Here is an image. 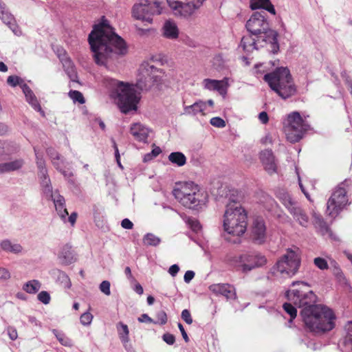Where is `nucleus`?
<instances>
[{
	"label": "nucleus",
	"mask_w": 352,
	"mask_h": 352,
	"mask_svg": "<svg viewBox=\"0 0 352 352\" xmlns=\"http://www.w3.org/2000/svg\"><path fill=\"white\" fill-rule=\"evenodd\" d=\"M291 289L286 292V297L293 304L302 308L300 315L305 325L311 331L320 333L332 330L336 319L333 311L323 305L316 304L317 296L305 282L295 281Z\"/></svg>",
	"instance_id": "f257e3e1"
},
{
	"label": "nucleus",
	"mask_w": 352,
	"mask_h": 352,
	"mask_svg": "<svg viewBox=\"0 0 352 352\" xmlns=\"http://www.w3.org/2000/svg\"><path fill=\"white\" fill-rule=\"evenodd\" d=\"M88 41L94 61L98 65L105 66L119 55L127 52L126 43L115 33L107 21L95 25L89 35Z\"/></svg>",
	"instance_id": "f03ea898"
},
{
	"label": "nucleus",
	"mask_w": 352,
	"mask_h": 352,
	"mask_svg": "<svg viewBox=\"0 0 352 352\" xmlns=\"http://www.w3.org/2000/svg\"><path fill=\"white\" fill-rule=\"evenodd\" d=\"M248 31L255 36L261 38V42H267L270 45L269 51L273 54L279 50L278 43V32L270 29L264 11L254 12L246 22Z\"/></svg>",
	"instance_id": "7ed1b4c3"
},
{
	"label": "nucleus",
	"mask_w": 352,
	"mask_h": 352,
	"mask_svg": "<svg viewBox=\"0 0 352 352\" xmlns=\"http://www.w3.org/2000/svg\"><path fill=\"white\" fill-rule=\"evenodd\" d=\"M263 79L280 98L287 100L295 96L297 87L287 67H280L265 74Z\"/></svg>",
	"instance_id": "20e7f679"
},
{
	"label": "nucleus",
	"mask_w": 352,
	"mask_h": 352,
	"mask_svg": "<svg viewBox=\"0 0 352 352\" xmlns=\"http://www.w3.org/2000/svg\"><path fill=\"white\" fill-rule=\"evenodd\" d=\"M173 194L182 206L190 209L197 210L207 202L206 195L191 181L176 183Z\"/></svg>",
	"instance_id": "39448f33"
},
{
	"label": "nucleus",
	"mask_w": 352,
	"mask_h": 352,
	"mask_svg": "<svg viewBox=\"0 0 352 352\" xmlns=\"http://www.w3.org/2000/svg\"><path fill=\"white\" fill-rule=\"evenodd\" d=\"M111 85L116 87L111 94L115 99L121 112L127 113L131 111H136L139 97L133 85L124 84L116 80H111Z\"/></svg>",
	"instance_id": "423d86ee"
},
{
	"label": "nucleus",
	"mask_w": 352,
	"mask_h": 352,
	"mask_svg": "<svg viewBox=\"0 0 352 352\" xmlns=\"http://www.w3.org/2000/svg\"><path fill=\"white\" fill-rule=\"evenodd\" d=\"M223 228L228 234L241 236L247 228V214L241 206H229L223 216Z\"/></svg>",
	"instance_id": "0eeeda50"
},
{
	"label": "nucleus",
	"mask_w": 352,
	"mask_h": 352,
	"mask_svg": "<svg viewBox=\"0 0 352 352\" xmlns=\"http://www.w3.org/2000/svg\"><path fill=\"white\" fill-rule=\"evenodd\" d=\"M228 263L236 271L248 273L252 270L264 266L267 263V258L258 252H245L230 257L228 259Z\"/></svg>",
	"instance_id": "6e6552de"
},
{
	"label": "nucleus",
	"mask_w": 352,
	"mask_h": 352,
	"mask_svg": "<svg viewBox=\"0 0 352 352\" xmlns=\"http://www.w3.org/2000/svg\"><path fill=\"white\" fill-rule=\"evenodd\" d=\"M300 259L293 250L287 249L286 253L276 262L273 267L274 274H280L283 277L290 278L298 271Z\"/></svg>",
	"instance_id": "1a4fd4ad"
},
{
	"label": "nucleus",
	"mask_w": 352,
	"mask_h": 352,
	"mask_svg": "<svg viewBox=\"0 0 352 352\" xmlns=\"http://www.w3.org/2000/svg\"><path fill=\"white\" fill-rule=\"evenodd\" d=\"M309 127V124L304 121L300 113L294 111L288 115L284 131L287 140L295 143L302 138Z\"/></svg>",
	"instance_id": "9d476101"
},
{
	"label": "nucleus",
	"mask_w": 352,
	"mask_h": 352,
	"mask_svg": "<svg viewBox=\"0 0 352 352\" xmlns=\"http://www.w3.org/2000/svg\"><path fill=\"white\" fill-rule=\"evenodd\" d=\"M351 184L350 179H345L338 185L333 192L327 202V211L329 216L334 217L337 216L341 210L346 205L348 197L346 196V187Z\"/></svg>",
	"instance_id": "9b49d317"
},
{
	"label": "nucleus",
	"mask_w": 352,
	"mask_h": 352,
	"mask_svg": "<svg viewBox=\"0 0 352 352\" xmlns=\"http://www.w3.org/2000/svg\"><path fill=\"white\" fill-rule=\"evenodd\" d=\"M154 65L144 62L140 67L136 86L141 90H147L154 85Z\"/></svg>",
	"instance_id": "f8f14e48"
},
{
	"label": "nucleus",
	"mask_w": 352,
	"mask_h": 352,
	"mask_svg": "<svg viewBox=\"0 0 352 352\" xmlns=\"http://www.w3.org/2000/svg\"><path fill=\"white\" fill-rule=\"evenodd\" d=\"M166 1L175 16L186 19H188L191 17L195 10L200 7L197 3H184L179 1L175 0H166Z\"/></svg>",
	"instance_id": "ddd939ff"
},
{
	"label": "nucleus",
	"mask_w": 352,
	"mask_h": 352,
	"mask_svg": "<svg viewBox=\"0 0 352 352\" xmlns=\"http://www.w3.org/2000/svg\"><path fill=\"white\" fill-rule=\"evenodd\" d=\"M153 15V6L148 0H142L140 3L133 6V16L137 19L152 23Z\"/></svg>",
	"instance_id": "4468645a"
},
{
	"label": "nucleus",
	"mask_w": 352,
	"mask_h": 352,
	"mask_svg": "<svg viewBox=\"0 0 352 352\" xmlns=\"http://www.w3.org/2000/svg\"><path fill=\"white\" fill-rule=\"evenodd\" d=\"M251 237L253 241L257 244H263L266 241V226L262 218L257 217L254 219L251 230Z\"/></svg>",
	"instance_id": "2eb2a0df"
},
{
	"label": "nucleus",
	"mask_w": 352,
	"mask_h": 352,
	"mask_svg": "<svg viewBox=\"0 0 352 352\" xmlns=\"http://www.w3.org/2000/svg\"><path fill=\"white\" fill-rule=\"evenodd\" d=\"M209 289L217 296H223L227 300L236 299V292L235 287L228 283H217L209 286Z\"/></svg>",
	"instance_id": "dca6fc26"
},
{
	"label": "nucleus",
	"mask_w": 352,
	"mask_h": 352,
	"mask_svg": "<svg viewBox=\"0 0 352 352\" xmlns=\"http://www.w3.org/2000/svg\"><path fill=\"white\" fill-rule=\"evenodd\" d=\"M0 18L1 21L16 36H21L22 32L16 23L14 16L6 9V4L0 0Z\"/></svg>",
	"instance_id": "f3484780"
},
{
	"label": "nucleus",
	"mask_w": 352,
	"mask_h": 352,
	"mask_svg": "<svg viewBox=\"0 0 352 352\" xmlns=\"http://www.w3.org/2000/svg\"><path fill=\"white\" fill-rule=\"evenodd\" d=\"M253 35H246L243 36L241 41L240 47L243 48L245 52H252L254 50L259 47H263L268 45L267 42H261V38L258 36L252 37Z\"/></svg>",
	"instance_id": "a211bd4d"
},
{
	"label": "nucleus",
	"mask_w": 352,
	"mask_h": 352,
	"mask_svg": "<svg viewBox=\"0 0 352 352\" xmlns=\"http://www.w3.org/2000/svg\"><path fill=\"white\" fill-rule=\"evenodd\" d=\"M259 158L264 166V169L269 174H273L276 172L277 166L275 162V157L272 150L265 149L262 151L260 153Z\"/></svg>",
	"instance_id": "6ab92c4d"
},
{
	"label": "nucleus",
	"mask_w": 352,
	"mask_h": 352,
	"mask_svg": "<svg viewBox=\"0 0 352 352\" xmlns=\"http://www.w3.org/2000/svg\"><path fill=\"white\" fill-rule=\"evenodd\" d=\"M203 87L209 91H217L223 96L227 93L228 83L226 79L222 80L205 78L202 81Z\"/></svg>",
	"instance_id": "aec40b11"
},
{
	"label": "nucleus",
	"mask_w": 352,
	"mask_h": 352,
	"mask_svg": "<svg viewBox=\"0 0 352 352\" xmlns=\"http://www.w3.org/2000/svg\"><path fill=\"white\" fill-rule=\"evenodd\" d=\"M289 212L292 215L293 218L301 226L307 228L309 223V219L305 211L297 203L290 210Z\"/></svg>",
	"instance_id": "412c9836"
},
{
	"label": "nucleus",
	"mask_w": 352,
	"mask_h": 352,
	"mask_svg": "<svg viewBox=\"0 0 352 352\" xmlns=\"http://www.w3.org/2000/svg\"><path fill=\"white\" fill-rule=\"evenodd\" d=\"M50 199L53 201L58 216L65 223L67 217L69 215V213L65 207V198L59 194H56Z\"/></svg>",
	"instance_id": "4be33fe9"
},
{
	"label": "nucleus",
	"mask_w": 352,
	"mask_h": 352,
	"mask_svg": "<svg viewBox=\"0 0 352 352\" xmlns=\"http://www.w3.org/2000/svg\"><path fill=\"white\" fill-rule=\"evenodd\" d=\"M23 94H25L27 102L33 107V109L41 113L42 116H44V111L42 110L41 107L35 96L32 89L28 85L23 83L21 85Z\"/></svg>",
	"instance_id": "5701e85b"
},
{
	"label": "nucleus",
	"mask_w": 352,
	"mask_h": 352,
	"mask_svg": "<svg viewBox=\"0 0 352 352\" xmlns=\"http://www.w3.org/2000/svg\"><path fill=\"white\" fill-rule=\"evenodd\" d=\"M163 36L168 39H177L179 36V29L177 24L171 20L164 22L162 27Z\"/></svg>",
	"instance_id": "b1692460"
},
{
	"label": "nucleus",
	"mask_w": 352,
	"mask_h": 352,
	"mask_svg": "<svg viewBox=\"0 0 352 352\" xmlns=\"http://www.w3.org/2000/svg\"><path fill=\"white\" fill-rule=\"evenodd\" d=\"M58 258L60 262L64 265H69L76 261L74 252L68 244L63 246L58 253Z\"/></svg>",
	"instance_id": "393cba45"
},
{
	"label": "nucleus",
	"mask_w": 352,
	"mask_h": 352,
	"mask_svg": "<svg viewBox=\"0 0 352 352\" xmlns=\"http://www.w3.org/2000/svg\"><path fill=\"white\" fill-rule=\"evenodd\" d=\"M130 132L136 140L146 142L148 129L140 123H134L131 126Z\"/></svg>",
	"instance_id": "a878e982"
},
{
	"label": "nucleus",
	"mask_w": 352,
	"mask_h": 352,
	"mask_svg": "<svg viewBox=\"0 0 352 352\" xmlns=\"http://www.w3.org/2000/svg\"><path fill=\"white\" fill-rule=\"evenodd\" d=\"M62 53L58 54V58L61 61L65 71L67 72L70 78L73 79L76 76L74 66L72 60L67 57L65 52L62 50Z\"/></svg>",
	"instance_id": "bb28decb"
},
{
	"label": "nucleus",
	"mask_w": 352,
	"mask_h": 352,
	"mask_svg": "<svg viewBox=\"0 0 352 352\" xmlns=\"http://www.w3.org/2000/svg\"><path fill=\"white\" fill-rule=\"evenodd\" d=\"M206 109V103L201 100L195 102L190 106H186L184 108V114L195 116L199 113L204 114Z\"/></svg>",
	"instance_id": "cd10ccee"
},
{
	"label": "nucleus",
	"mask_w": 352,
	"mask_h": 352,
	"mask_svg": "<svg viewBox=\"0 0 352 352\" xmlns=\"http://www.w3.org/2000/svg\"><path fill=\"white\" fill-rule=\"evenodd\" d=\"M250 7L252 10L264 9L272 14H276L274 6L270 0H250Z\"/></svg>",
	"instance_id": "c85d7f7f"
},
{
	"label": "nucleus",
	"mask_w": 352,
	"mask_h": 352,
	"mask_svg": "<svg viewBox=\"0 0 352 352\" xmlns=\"http://www.w3.org/2000/svg\"><path fill=\"white\" fill-rule=\"evenodd\" d=\"M329 268L333 274V275L335 276L336 280L341 285H346L347 284V280L343 274L340 265L338 264V263L334 261L331 260L330 261L329 264Z\"/></svg>",
	"instance_id": "c756f323"
},
{
	"label": "nucleus",
	"mask_w": 352,
	"mask_h": 352,
	"mask_svg": "<svg viewBox=\"0 0 352 352\" xmlns=\"http://www.w3.org/2000/svg\"><path fill=\"white\" fill-rule=\"evenodd\" d=\"M39 179L42 192L45 198L50 200V199L54 196L56 192H53L51 181L48 177V175H45V176H43L42 178Z\"/></svg>",
	"instance_id": "7c9ffc66"
},
{
	"label": "nucleus",
	"mask_w": 352,
	"mask_h": 352,
	"mask_svg": "<svg viewBox=\"0 0 352 352\" xmlns=\"http://www.w3.org/2000/svg\"><path fill=\"white\" fill-rule=\"evenodd\" d=\"M155 72L160 73L161 75H155V91H164L169 87V80L162 69L155 67Z\"/></svg>",
	"instance_id": "2f4dec72"
},
{
	"label": "nucleus",
	"mask_w": 352,
	"mask_h": 352,
	"mask_svg": "<svg viewBox=\"0 0 352 352\" xmlns=\"http://www.w3.org/2000/svg\"><path fill=\"white\" fill-rule=\"evenodd\" d=\"M313 219L314 226L320 234L325 235L329 233V228L320 214L314 213Z\"/></svg>",
	"instance_id": "473e14b6"
},
{
	"label": "nucleus",
	"mask_w": 352,
	"mask_h": 352,
	"mask_svg": "<svg viewBox=\"0 0 352 352\" xmlns=\"http://www.w3.org/2000/svg\"><path fill=\"white\" fill-rule=\"evenodd\" d=\"M1 248L7 252L19 254L21 252L23 248L19 243H12L10 240L5 239L0 242Z\"/></svg>",
	"instance_id": "72a5a7b5"
},
{
	"label": "nucleus",
	"mask_w": 352,
	"mask_h": 352,
	"mask_svg": "<svg viewBox=\"0 0 352 352\" xmlns=\"http://www.w3.org/2000/svg\"><path fill=\"white\" fill-rule=\"evenodd\" d=\"M277 197L285 206L287 210H290L292 207L297 204V202L292 199L291 195L285 190L278 191L277 192Z\"/></svg>",
	"instance_id": "f704fd0d"
},
{
	"label": "nucleus",
	"mask_w": 352,
	"mask_h": 352,
	"mask_svg": "<svg viewBox=\"0 0 352 352\" xmlns=\"http://www.w3.org/2000/svg\"><path fill=\"white\" fill-rule=\"evenodd\" d=\"M23 164L22 160H16L12 162L0 164V173L14 171L19 169Z\"/></svg>",
	"instance_id": "c9c22d12"
},
{
	"label": "nucleus",
	"mask_w": 352,
	"mask_h": 352,
	"mask_svg": "<svg viewBox=\"0 0 352 352\" xmlns=\"http://www.w3.org/2000/svg\"><path fill=\"white\" fill-rule=\"evenodd\" d=\"M226 198L228 200V202L226 204V208H228L229 206H232V207L241 206L239 203L240 196L237 190H229L228 192L226 194Z\"/></svg>",
	"instance_id": "e433bc0d"
},
{
	"label": "nucleus",
	"mask_w": 352,
	"mask_h": 352,
	"mask_svg": "<svg viewBox=\"0 0 352 352\" xmlns=\"http://www.w3.org/2000/svg\"><path fill=\"white\" fill-rule=\"evenodd\" d=\"M169 161L178 166H182L186 163V157L181 152H173L168 155Z\"/></svg>",
	"instance_id": "4c0bfd02"
},
{
	"label": "nucleus",
	"mask_w": 352,
	"mask_h": 352,
	"mask_svg": "<svg viewBox=\"0 0 352 352\" xmlns=\"http://www.w3.org/2000/svg\"><path fill=\"white\" fill-rule=\"evenodd\" d=\"M34 150L36 155V165L38 168V177L42 178L43 176L47 175V170L45 168V161L42 156L40 155L39 153L35 147L34 148Z\"/></svg>",
	"instance_id": "58836bf2"
},
{
	"label": "nucleus",
	"mask_w": 352,
	"mask_h": 352,
	"mask_svg": "<svg viewBox=\"0 0 352 352\" xmlns=\"http://www.w3.org/2000/svg\"><path fill=\"white\" fill-rule=\"evenodd\" d=\"M41 284L37 280L28 281L23 286V289L28 294H36L41 288Z\"/></svg>",
	"instance_id": "ea45409f"
},
{
	"label": "nucleus",
	"mask_w": 352,
	"mask_h": 352,
	"mask_svg": "<svg viewBox=\"0 0 352 352\" xmlns=\"http://www.w3.org/2000/svg\"><path fill=\"white\" fill-rule=\"evenodd\" d=\"M117 329L120 336V338L123 343L129 342V328L128 326L121 322L117 324Z\"/></svg>",
	"instance_id": "a19ab883"
},
{
	"label": "nucleus",
	"mask_w": 352,
	"mask_h": 352,
	"mask_svg": "<svg viewBox=\"0 0 352 352\" xmlns=\"http://www.w3.org/2000/svg\"><path fill=\"white\" fill-rule=\"evenodd\" d=\"M53 333L58 340V342L65 346H72L73 345L72 340L65 336L64 333L56 329L53 330Z\"/></svg>",
	"instance_id": "79ce46f5"
},
{
	"label": "nucleus",
	"mask_w": 352,
	"mask_h": 352,
	"mask_svg": "<svg viewBox=\"0 0 352 352\" xmlns=\"http://www.w3.org/2000/svg\"><path fill=\"white\" fill-rule=\"evenodd\" d=\"M346 335L344 340V344L349 349L352 350V322H348L345 326Z\"/></svg>",
	"instance_id": "37998d69"
},
{
	"label": "nucleus",
	"mask_w": 352,
	"mask_h": 352,
	"mask_svg": "<svg viewBox=\"0 0 352 352\" xmlns=\"http://www.w3.org/2000/svg\"><path fill=\"white\" fill-rule=\"evenodd\" d=\"M292 303L293 302H285L283 305L284 310L290 316L291 320L294 319L297 316V310Z\"/></svg>",
	"instance_id": "c03bdc74"
},
{
	"label": "nucleus",
	"mask_w": 352,
	"mask_h": 352,
	"mask_svg": "<svg viewBox=\"0 0 352 352\" xmlns=\"http://www.w3.org/2000/svg\"><path fill=\"white\" fill-rule=\"evenodd\" d=\"M69 96L74 102H78L80 104H83L85 102L83 95L81 92L78 91H70L69 93Z\"/></svg>",
	"instance_id": "a18cd8bd"
},
{
	"label": "nucleus",
	"mask_w": 352,
	"mask_h": 352,
	"mask_svg": "<svg viewBox=\"0 0 352 352\" xmlns=\"http://www.w3.org/2000/svg\"><path fill=\"white\" fill-rule=\"evenodd\" d=\"M314 265L321 270H327L329 267L327 261L321 257H316L314 259Z\"/></svg>",
	"instance_id": "49530a36"
},
{
	"label": "nucleus",
	"mask_w": 352,
	"mask_h": 352,
	"mask_svg": "<svg viewBox=\"0 0 352 352\" xmlns=\"http://www.w3.org/2000/svg\"><path fill=\"white\" fill-rule=\"evenodd\" d=\"M58 279L63 284L65 288L69 289L72 286V283L69 276L63 272H60L58 274Z\"/></svg>",
	"instance_id": "de8ad7c7"
},
{
	"label": "nucleus",
	"mask_w": 352,
	"mask_h": 352,
	"mask_svg": "<svg viewBox=\"0 0 352 352\" xmlns=\"http://www.w3.org/2000/svg\"><path fill=\"white\" fill-rule=\"evenodd\" d=\"M7 82L12 87H16V85H22L23 84V80L16 76H10L7 78Z\"/></svg>",
	"instance_id": "09e8293b"
},
{
	"label": "nucleus",
	"mask_w": 352,
	"mask_h": 352,
	"mask_svg": "<svg viewBox=\"0 0 352 352\" xmlns=\"http://www.w3.org/2000/svg\"><path fill=\"white\" fill-rule=\"evenodd\" d=\"M52 164L54 165V166L58 170V171H62V169H64V168L66 167V165H67V162L65 161V160L60 156V160H54L52 161Z\"/></svg>",
	"instance_id": "8fccbe9b"
},
{
	"label": "nucleus",
	"mask_w": 352,
	"mask_h": 352,
	"mask_svg": "<svg viewBox=\"0 0 352 352\" xmlns=\"http://www.w3.org/2000/svg\"><path fill=\"white\" fill-rule=\"evenodd\" d=\"M93 316L89 312H85L80 316V320L82 324L89 325L91 324Z\"/></svg>",
	"instance_id": "3c124183"
},
{
	"label": "nucleus",
	"mask_w": 352,
	"mask_h": 352,
	"mask_svg": "<svg viewBox=\"0 0 352 352\" xmlns=\"http://www.w3.org/2000/svg\"><path fill=\"white\" fill-rule=\"evenodd\" d=\"M37 298L39 301H41V302H43L45 305L49 304L50 299H51L49 293L45 291L41 292L38 294Z\"/></svg>",
	"instance_id": "603ef678"
},
{
	"label": "nucleus",
	"mask_w": 352,
	"mask_h": 352,
	"mask_svg": "<svg viewBox=\"0 0 352 352\" xmlns=\"http://www.w3.org/2000/svg\"><path fill=\"white\" fill-rule=\"evenodd\" d=\"M210 123L211 125L218 128H223L226 126V122L220 117L211 118Z\"/></svg>",
	"instance_id": "864d4df0"
},
{
	"label": "nucleus",
	"mask_w": 352,
	"mask_h": 352,
	"mask_svg": "<svg viewBox=\"0 0 352 352\" xmlns=\"http://www.w3.org/2000/svg\"><path fill=\"white\" fill-rule=\"evenodd\" d=\"M100 290L107 296L111 294L110 283L108 280H103L100 285Z\"/></svg>",
	"instance_id": "5fc2aeb1"
},
{
	"label": "nucleus",
	"mask_w": 352,
	"mask_h": 352,
	"mask_svg": "<svg viewBox=\"0 0 352 352\" xmlns=\"http://www.w3.org/2000/svg\"><path fill=\"white\" fill-rule=\"evenodd\" d=\"M155 63H157L162 66L168 65V60L167 56L162 54H157V56H155Z\"/></svg>",
	"instance_id": "6e6d98bb"
},
{
	"label": "nucleus",
	"mask_w": 352,
	"mask_h": 352,
	"mask_svg": "<svg viewBox=\"0 0 352 352\" xmlns=\"http://www.w3.org/2000/svg\"><path fill=\"white\" fill-rule=\"evenodd\" d=\"M181 317L187 324H190L192 323V318L191 314L188 309H184L182 312Z\"/></svg>",
	"instance_id": "4d7b16f0"
},
{
	"label": "nucleus",
	"mask_w": 352,
	"mask_h": 352,
	"mask_svg": "<svg viewBox=\"0 0 352 352\" xmlns=\"http://www.w3.org/2000/svg\"><path fill=\"white\" fill-rule=\"evenodd\" d=\"M162 340L168 344L173 345L175 342V337L174 335L166 333L162 336Z\"/></svg>",
	"instance_id": "13d9d810"
},
{
	"label": "nucleus",
	"mask_w": 352,
	"mask_h": 352,
	"mask_svg": "<svg viewBox=\"0 0 352 352\" xmlns=\"http://www.w3.org/2000/svg\"><path fill=\"white\" fill-rule=\"evenodd\" d=\"M47 153L48 156L51 158L52 161L54 160H60V155L53 148H48L47 149Z\"/></svg>",
	"instance_id": "bf43d9fd"
},
{
	"label": "nucleus",
	"mask_w": 352,
	"mask_h": 352,
	"mask_svg": "<svg viewBox=\"0 0 352 352\" xmlns=\"http://www.w3.org/2000/svg\"><path fill=\"white\" fill-rule=\"evenodd\" d=\"M11 277L10 272L5 267H0V279L6 280L10 279Z\"/></svg>",
	"instance_id": "052dcab7"
},
{
	"label": "nucleus",
	"mask_w": 352,
	"mask_h": 352,
	"mask_svg": "<svg viewBox=\"0 0 352 352\" xmlns=\"http://www.w3.org/2000/svg\"><path fill=\"white\" fill-rule=\"evenodd\" d=\"M188 224L191 229L195 232H197L201 229V225L199 222L196 219H189Z\"/></svg>",
	"instance_id": "680f3d73"
},
{
	"label": "nucleus",
	"mask_w": 352,
	"mask_h": 352,
	"mask_svg": "<svg viewBox=\"0 0 352 352\" xmlns=\"http://www.w3.org/2000/svg\"><path fill=\"white\" fill-rule=\"evenodd\" d=\"M143 242L145 245H154V235L151 233L146 234L143 239Z\"/></svg>",
	"instance_id": "e2e57ef3"
},
{
	"label": "nucleus",
	"mask_w": 352,
	"mask_h": 352,
	"mask_svg": "<svg viewBox=\"0 0 352 352\" xmlns=\"http://www.w3.org/2000/svg\"><path fill=\"white\" fill-rule=\"evenodd\" d=\"M138 320L140 322L146 324H151L153 322V320L146 314H143L140 317H138Z\"/></svg>",
	"instance_id": "0e129e2a"
},
{
	"label": "nucleus",
	"mask_w": 352,
	"mask_h": 352,
	"mask_svg": "<svg viewBox=\"0 0 352 352\" xmlns=\"http://www.w3.org/2000/svg\"><path fill=\"white\" fill-rule=\"evenodd\" d=\"M8 334L9 336V338L12 340H15L18 337V333L16 331V329L14 327H9L7 329Z\"/></svg>",
	"instance_id": "69168bd1"
},
{
	"label": "nucleus",
	"mask_w": 352,
	"mask_h": 352,
	"mask_svg": "<svg viewBox=\"0 0 352 352\" xmlns=\"http://www.w3.org/2000/svg\"><path fill=\"white\" fill-rule=\"evenodd\" d=\"M195 275V272L193 271H192V270L186 271L185 274H184V281L186 283H189L192 280V278H194Z\"/></svg>",
	"instance_id": "338daca9"
},
{
	"label": "nucleus",
	"mask_w": 352,
	"mask_h": 352,
	"mask_svg": "<svg viewBox=\"0 0 352 352\" xmlns=\"http://www.w3.org/2000/svg\"><path fill=\"white\" fill-rule=\"evenodd\" d=\"M121 226L124 229H128V230H130V229H132L133 227V223H132L131 221H130L129 219H124L122 221H121Z\"/></svg>",
	"instance_id": "774afa93"
}]
</instances>
